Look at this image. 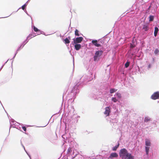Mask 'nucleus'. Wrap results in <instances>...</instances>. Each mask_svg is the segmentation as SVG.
Listing matches in <instances>:
<instances>
[{
	"label": "nucleus",
	"mask_w": 159,
	"mask_h": 159,
	"mask_svg": "<svg viewBox=\"0 0 159 159\" xmlns=\"http://www.w3.org/2000/svg\"><path fill=\"white\" fill-rule=\"evenodd\" d=\"M105 111L104 112V114L107 116H109L110 112V108L109 107H107L105 108Z\"/></svg>",
	"instance_id": "obj_4"
},
{
	"label": "nucleus",
	"mask_w": 159,
	"mask_h": 159,
	"mask_svg": "<svg viewBox=\"0 0 159 159\" xmlns=\"http://www.w3.org/2000/svg\"><path fill=\"white\" fill-rule=\"evenodd\" d=\"M154 19V17L152 16H149V21H152Z\"/></svg>",
	"instance_id": "obj_19"
},
{
	"label": "nucleus",
	"mask_w": 159,
	"mask_h": 159,
	"mask_svg": "<svg viewBox=\"0 0 159 159\" xmlns=\"http://www.w3.org/2000/svg\"><path fill=\"white\" fill-rule=\"evenodd\" d=\"M31 36H32V34H30L29 35V37H30L31 38L32 37H31Z\"/></svg>",
	"instance_id": "obj_30"
},
{
	"label": "nucleus",
	"mask_w": 159,
	"mask_h": 159,
	"mask_svg": "<svg viewBox=\"0 0 159 159\" xmlns=\"http://www.w3.org/2000/svg\"><path fill=\"white\" fill-rule=\"evenodd\" d=\"M159 52V50L157 49H156L154 52V53L155 54H157V53Z\"/></svg>",
	"instance_id": "obj_22"
},
{
	"label": "nucleus",
	"mask_w": 159,
	"mask_h": 159,
	"mask_svg": "<svg viewBox=\"0 0 159 159\" xmlns=\"http://www.w3.org/2000/svg\"><path fill=\"white\" fill-rule=\"evenodd\" d=\"M158 31V28L157 27H155V28H154V35L155 36V37L156 36Z\"/></svg>",
	"instance_id": "obj_11"
},
{
	"label": "nucleus",
	"mask_w": 159,
	"mask_h": 159,
	"mask_svg": "<svg viewBox=\"0 0 159 159\" xmlns=\"http://www.w3.org/2000/svg\"><path fill=\"white\" fill-rule=\"evenodd\" d=\"M145 145L147 146H151L150 141L149 140H148V139H146Z\"/></svg>",
	"instance_id": "obj_10"
},
{
	"label": "nucleus",
	"mask_w": 159,
	"mask_h": 159,
	"mask_svg": "<svg viewBox=\"0 0 159 159\" xmlns=\"http://www.w3.org/2000/svg\"><path fill=\"white\" fill-rule=\"evenodd\" d=\"M74 46L75 49L76 50H79L81 48V45L80 44H76Z\"/></svg>",
	"instance_id": "obj_9"
},
{
	"label": "nucleus",
	"mask_w": 159,
	"mask_h": 159,
	"mask_svg": "<svg viewBox=\"0 0 159 159\" xmlns=\"http://www.w3.org/2000/svg\"><path fill=\"white\" fill-rule=\"evenodd\" d=\"M150 148L147 146L145 147V150L146 154L148 155Z\"/></svg>",
	"instance_id": "obj_13"
},
{
	"label": "nucleus",
	"mask_w": 159,
	"mask_h": 159,
	"mask_svg": "<svg viewBox=\"0 0 159 159\" xmlns=\"http://www.w3.org/2000/svg\"><path fill=\"white\" fill-rule=\"evenodd\" d=\"M83 39V38L81 37H77L75 39H73L74 43L75 44L80 43L82 41Z\"/></svg>",
	"instance_id": "obj_3"
},
{
	"label": "nucleus",
	"mask_w": 159,
	"mask_h": 159,
	"mask_svg": "<svg viewBox=\"0 0 159 159\" xmlns=\"http://www.w3.org/2000/svg\"><path fill=\"white\" fill-rule=\"evenodd\" d=\"M26 5L25 4H24V5H23V6H22V7H21V8L22 9H23V10H24L25 7H26Z\"/></svg>",
	"instance_id": "obj_26"
},
{
	"label": "nucleus",
	"mask_w": 159,
	"mask_h": 159,
	"mask_svg": "<svg viewBox=\"0 0 159 159\" xmlns=\"http://www.w3.org/2000/svg\"><path fill=\"white\" fill-rule=\"evenodd\" d=\"M135 47V45H134L133 44H131L130 45V47L131 48H134Z\"/></svg>",
	"instance_id": "obj_27"
},
{
	"label": "nucleus",
	"mask_w": 159,
	"mask_h": 159,
	"mask_svg": "<svg viewBox=\"0 0 159 159\" xmlns=\"http://www.w3.org/2000/svg\"><path fill=\"white\" fill-rule=\"evenodd\" d=\"M79 31L77 29H76L75 31V35L76 36H79Z\"/></svg>",
	"instance_id": "obj_16"
},
{
	"label": "nucleus",
	"mask_w": 159,
	"mask_h": 159,
	"mask_svg": "<svg viewBox=\"0 0 159 159\" xmlns=\"http://www.w3.org/2000/svg\"><path fill=\"white\" fill-rule=\"evenodd\" d=\"M33 29L34 31L35 32H38L39 30L36 27H35L34 26L33 27Z\"/></svg>",
	"instance_id": "obj_21"
},
{
	"label": "nucleus",
	"mask_w": 159,
	"mask_h": 159,
	"mask_svg": "<svg viewBox=\"0 0 159 159\" xmlns=\"http://www.w3.org/2000/svg\"><path fill=\"white\" fill-rule=\"evenodd\" d=\"M112 100L114 102H116L117 101V100L116 98H112Z\"/></svg>",
	"instance_id": "obj_23"
},
{
	"label": "nucleus",
	"mask_w": 159,
	"mask_h": 159,
	"mask_svg": "<svg viewBox=\"0 0 159 159\" xmlns=\"http://www.w3.org/2000/svg\"><path fill=\"white\" fill-rule=\"evenodd\" d=\"M22 129L25 131H26V128L25 126H23L22 127Z\"/></svg>",
	"instance_id": "obj_25"
},
{
	"label": "nucleus",
	"mask_w": 159,
	"mask_h": 159,
	"mask_svg": "<svg viewBox=\"0 0 159 159\" xmlns=\"http://www.w3.org/2000/svg\"><path fill=\"white\" fill-rule=\"evenodd\" d=\"M103 52L102 50L97 51L96 52L95 54V55L98 57H100L102 55Z\"/></svg>",
	"instance_id": "obj_7"
},
{
	"label": "nucleus",
	"mask_w": 159,
	"mask_h": 159,
	"mask_svg": "<svg viewBox=\"0 0 159 159\" xmlns=\"http://www.w3.org/2000/svg\"><path fill=\"white\" fill-rule=\"evenodd\" d=\"M64 41L65 44L69 43H70V41L69 40V39L68 38H66L64 40Z\"/></svg>",
	"instance_id": "obj_12"
},
{
	"label": "nucleus",
	"mask_w": 159,
	"mask_h": 159,
	"mask_svg": "<svg viewBox=\"0 0 159 159\" xmlns=\"http://www.w3.org/2000/svg\"><path fill=\"white\" fill-rule=\"evenodd\" d=\"M120 157L122 159H134V157L129 153L125 148L121 149L119 152Z\"/></svg>",
	"instance_id": "obj_1"
},
{
	"label": "nucleus",
	"mask_w": 159,
	"mask_h": 159,
	"mask_svg": "<svg viewBox=\"0 0 159 159\" xmlns=\"http://www.w3.org/2000/svg\"><path fill=\"white\" fill-rule=\"evenodd\" d=\"M129 62L127 61L125 64V66L126 68H127L129 66Z\"/></svg>",
	"instance_id": "obj_18"
},
{
	"label": "nucleus",
	"mask_w": 159,
	"mask_h": 159,
	"mask_svg": "<svg viewBox=\"0 0 159 159\" xmlns=\"http://www.w3.org/2000/svg\"><path fill=\"white\" fill-rule=\"evenodd\" d=\"M151 98L153 100L159 99V92L154 93L151 96Z\"/></svg>",
	"instance_id": "obj_2"
},
{
	"label": "nucleus",
	"mask_w": 159,
	"mask_h": 159,
	"mask_svg": "<svg viewBox=\"0 0 159 159\" xmlns=\"http://www.w3.org/2000/svg\"><path fill=\"white\" fill-rule=\"evenodd\" d=\"M68 39H69V40H70L71 39L70 37V36L68 37Z\"/></svg>",
	"instance_id": "obj_29"
},
{
	"label": "nucleus",
	"mask_w": 159,
	"mask_h": 159,
	"mask_svg": "<svg viewBox=\"0 0 159 159\" xmlns=\"http://www.w3.org/2000/svg\"><path fill=\"white\" fill-rule=\"evenodd\" d=\"M148 67L149 68L151 67V65L150 64L149 65H148Z\"/></svg>",
	"instance_id": "obj_31"
},
{
	"label": "nucleus",
	"mask_w": 159,
	"mask_h": 159,
	"mask_svg": "<svg viewBox=\"0 0 159 159\" xmlns=\"http://www.w3.org/2000/svg\"><path fill=\"white\" fill-rule=\"evenodd\" d=\"M119 143H118V145L115 146L113 148H112V150L113 151H116L117 149V148L119 147Z\"/></svg>",
	"instance_id": "obj_14"
},
{
	"label": "nucleus",
	"mask_w": 159,
	"mask_h": 159,
	"mask_svg": "<svg viewBox=\"0 0 159 159\" xmlns=\"http://www.w3.org/2000/svg\"><path fill=\"white\" fill-rule=\"evenodd\" d=\"M149 25L148 24L145 23L143 25L142 29L145 31H147L149 30Z\"/></svg>",
	"instance_id": "obj_5"
},
{
	"label": "nucleus",
	"mask_w": 159,
	"mask_h": 159,
	"mask_svg": "<svg viewBox=\"0 0 159 159\" xmlns=\"http://www.w3.org/2000/svg\"><path fill=\"white\" fill-rule=\"evenodd\" d=\"M98 57H97V56H96L95 55H94V56L93 57V60H94V61H97Z\"/></svg>",
	"instance_id": "obj_24"
},
{
	"label": "nucleus",
	"mask_w": 159,
	"mask_h": 159,
	"mask_svg": "<svg viewBox=\"0 0 159 159\" xmlns=\"http://www.w3.org/2000/svg\"><path fill=\"white\" fill-rule=\"evenodd\" d=\"M92 43L95 46L97 47H101V46L100 44L98 43V41L97 40H93L92 41Z\"/></svg>",
	"instance_id": "obj_6"
},
{
	"label": "nucleus",
	"mask_w": 159,
	"mask_h": 159,
	"mask_svg": "<svg viewBox=\"0 0 159 159\" xmlns=\"http://www.w3.org/2000/svg\"><path fill=\"white\" fill-rule=\"evenodd\" d=\"M117 90V89H112L110 90V93H113L116 92Z\"/></svg>",
	"instance_id": "obj_15"
},
{
	"label": "nucleus",
	"mask_w": 159,
	"mask_h": 159,
	"mask_svg": "<svg viewBox=\"0 0 159 159\" xmlns=\"http://www.w3.org/2000/svg\"><path fill=\"white\" fill-rule=\"evenodd\" d=\"M118 156V155L117 153H112L111 154L109 158L111 159H112L114 157H117Z\"/></svg>",
	"instance_id": "obj_8"
},
{
	"label": "nucleus",
	"mask_w": 159,
	"mask_h": 159,
	"mask_svg": "<svg viewBox=\"0 0 159 159\" xmlns=\"http://www.w3.org/2000/svg\"><path fill=\"white\" fill-rule=\"evenodd\" d=\"M150 120V119L148 117H145V119H144L145 122H147Z\"/></svg>",
	"instance_id": "obj_17"
},
{
	"label": "nucleus",
	"mask_w": 159,
	"mask_h": 159,
	"mask_svg": "<svg viewBox=\"0 0 159 159\" xmlns=\"http://www.w3.org/2000/svg\"><path fill=\"white\" fill-rule=\"evenodd\" d=\"M116 94L117 97L118 98H121V95L120 93H116Z\"/></svg>",
	"instance_id": "obj_20"
},
{
	"label": "nucleus",
	"mask_w": 159,
	"mask_h": 159,
	"mask_svg": "<svg viewBox=\"0 0 159 159\" xmlns=\"http://www.w3.org/2000/svg\"><path fill=\"white\" fill-rule=\"evenodd\" d=\"M67 151H68V152H71V148H68V149Z\"/></svg>",
	"instance_id": "obj_28"
}]
</instances>
